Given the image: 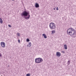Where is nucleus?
Here are the masks:
<instances>
[{"mask_svg": "<svg viewBox=\"0 0 76 76\" xmlns=\"http://www.w3.org/2000/svg\"><path fill=\"white\" fill-rule=\"evenodd\" d=\"M56 55L57 57H60L61 56V53L59 52H58L56 53Z\"/></svg>", "mask_w": 76, "mask_h": 76, "instance_id": "423d86ee", "label": "nucleus"}, {"mask_svg": "<svg viewBox=\"0 0 76 76\" xmlns=\"http://www.w3.org/2000/svg\"><path fill=\"white\" fill-rule=\"evenodd\" d=\"M55 32H56V31H55V30H53L52 31V34H54V33H55Z\"/></svg>", "mask_w": 76, "mask_h": 76, "instance_id": "9b49d317", "label": "nucleus"}, {"mask_svg": "<svg viewBox=\"0 0 76 76\" xmlns=\"http://www.w3.org/2000/svg\"><path fill=\"white\" fill-rule=\"evenodd\" d=\"M68 32H69V35L72 36L73 35H75V34L76 32V31H75V30L73 29V28H69L68 30L67 33H68Z\"/></svg>", "mask_w": 76, "mask_h": 76, "instance_id": "f03ea898", "label": "nucleus"}, {"mask_svg": "<svg viewBox=\"0 0 76 76\" xmlns=\"http://www.w3.org/2000/svg\"><path fill=\"white\" fill-rule=\"evenodd\" d=\"M0 23L1 24L3 23V20H2V19H1V18H0Z\"/></svg>", "mask_w": 76, "mask_h": 76, "instance_id": "1a4fd4ad", "label": "nucleus"}, {"mask_svg": "<svg viewBox=\"0 0 76 76\" xmlns=\"http://www.w3.org/2000/svg\"><path fill=\"white\" fill-rule=\"evenodd\" d=\"M21 15V16H22V17H24L25 19H26V20H28V19L30 18L29 14V13L26 11L23 12Z\"/></svg>", "mask_w": 76, "mask_h": 76, "instance_id": "f257e3e1", "label": "nucleus"}, {"mask_svg": "<svg viewBox=\"0 0 76 76\" xmlns=\"http://www.w3.org/2000/svg\"><path fill=\"white\" fill-rule=\"evenodd\" d=\"M46 35H45V34H42V36H43V37H44L46 36Z\"/></svg>", "mask_w": 76, "mask_h": 76, "instance_id": "f3484780", "label": "nucleus"}, {"mask_svg": "<svg viewBox=\"0 0 76 76\" xmlns=\"http://www.w3.org/2000/svg\"><path fill=\"white\" fill-rule=\"evenodd\" d=\"M20 34H19V33H17V36L18 35V37H20Z\"/></svg>", "mask_w": 76, "mask_h": 76, "instance_id": "f8f14e48", "label": "nucleus"}, {"mask_svg": "<svg viewBox=\"0 0 76 76\" xmlns=\"http://www.w3.org/2000/svg\"><path fill=\"white\" fill-rule=\"evenodd\" d=\"M35 7H36V8H38V7H39V4H38L37 3H36L35 4Z\"/></svg>", "mask_w": 76, "mask_h": 76, "instance_id": "0eeeda50", "label": "nucleus"}, {"mask_svg": "<svg viewBox=\"0 0 76 76\" xmlns=\"http://www.w3.org/2000/svg\"><path fill=\"white\" fill-rule=\"evenodd\" d=\"M43 61V60L42 58H39L35 59V62L36 63H41Z\"/></svg>", "mask_w": 76, "mask_h": 76, "instance_id": "20e7f679", "label": "nucleus"}, {"mask_svg": "<svg viewBox=\"0 0 76 76\" xmlns=\"http://www.w3.org/2000/svg\"><path fill=\"white\" fill-rule=\"evenodd\" d=\"M26 76H31V74H27L26 75Z\"/></svg>", "mask_w": 76, "mask_h": 76, "instance_id": "4468645a", "label": "nucleus"}, {"mask_svg": "<svg viewBox=\"0 0 76 76\" xmlns=\"http://www.w3.org/2000/svg\"><path fill=\"white\" fill-rule=\"evenodd\" d=\"M1 54L0 53V57H1Z\"/></svg>", "mask_w": 76, "mask_h": 76, "instance_id": "5701e85b", "label": "nucleus"}, {"mask_svg": "<svg viewBox=\"0 0 76 76\" xmlns=\"http://www.w3.org/2000/svg\"><path fill=\"white\" fill-rule=\"evenodd\" d=\"M64 46L65 49V50H67V45H65Z\"/></svg>", "mask_w": 76, "mask_h": 76, "instance_id": "6e6552de", "label": "nucleus"}, {"mask_svg": "<svg viewBox=\"0 0 76 76\" xmlns=\"http://www.w3.org/2000/svg\"><path fill=\"white\" fill-rule=\"evenodd\" d=\"M75 37H76V36H73L72 37V38H75Z\"/></svg>", "mask_w": 76, "mask_h": 76, "instance_id": "6ab92c4d", "label": "nucleus"}, {"mask_svg": "<svg viewBox=\"0 0 76 76\" xmlns=\"http://www.w3.org/2000/svg\"><path fill=\"white\" fill-rule=\"evenodd\" d=\"M70 61H68L67 62V64H69H69H70Z\"/></svg>", "mask_w": 76, "mask_h": 76, "instance_id": "ddd939ff", "label": "nucleus"}, {"mask_svg": "<svg viewBox=\"0 0 76 76\" xmlns=\"http://www.w3.org/2000/svg\"><path fill=\"white\" fill-rule=\"evenodd\" d=\"M27 47H28V45H27Z\"/></svg>", "mask_w": 76, "mask_h": 76, "instance_id": "a878e982", "label": "nucleus"}, {"mask_svg": "<svg viewBox=\"0 0 76 76\" xmlns=\"http://www.w3.org/2000/svg\"><path fill=\"white\" fill-rule=\"evenodd\" d=\"M61 52L62 53H64H64H65V51H61Z\"/></svg>", "mask_w": 76, "mask_h": 76, "instance_id": "2eb2a0df", "label": "nucleus"}, {"mask_svg": "<svg viewBox=\"0 0 76 76\" xmlns=\"http://www.w3.org/2000/svg\"><path fill=\"white\" fill-rule=\"evenodd\" d=\"M9 27H11V26L10 25H8Z\"/></svg>", "mask_w": 76, "mask_h": 76, "instance_id": "412c9836", "label": "nucleus"}, {"mask_svg": "<svg viewBox=\"0 0 76 76\" xmlns=\"http://www.w3.org/2000/svg\"><path fill=\"white\" fill-rule=\"evenodd\" d=\"M18 42H19V43H20V40L18 39Z\"/></svg>", "mask_w": 76, "mask_h": 76, "instance_id": "4be33fe9", "label": "nucleus"}, {"mask_svg": "<svg viewBox=\"0 0 76 76\" xmlns=\"http://www.w3.org/2000/svg\"><path fill=\"white\" fill-rule=\"evenodd\" d=\"M56 10H58V7H56Z\"/></svg>", "mask_w": 76, "mask_h": 76, "instance_id": "a211bd4d", "label": "nucleus"}, {"mask_svg": "<svg viewBox=\"0 0 76 76\" xmlns=\"http://www.w3.org/2000/svg\"><path fill=\"white\" fill-rule=\"evenodd\" d=\"M12 1H14L15 0H12Z\"/></svg>", "mask_w": 76, "mask_h": 76, "instance_id": "393cba45", "label": "nucleus"}, {"mask_svg": "<svg viewBox=\"0 0 76 76\" xmlns=\"http://www.w3.org/2000/svg\"><path fill=\"white\" fill-rule=\"evenodd\" d=\"M31 45L32 44L31 43V42H29V44H28V47H31Z\"/></svg>", "mask_w": 76, "mask_h": 76, "instance_id": "9d476101", "label": "nucleus"}, {"mask_svg": "<svg viewBox=\"0 0 76 76\" xmlns=\"http://www.w3.org/2000/svg\"><path fill=\"white\" fill-rule=\"evenodd\" d=\"M26 41H27V42H29V39H26Z\"/></svg>", "mask_w": 76, "mask_h": 76, "instance_id": "dca6fc26", "label": "nucleus"}, {"mask_svg": "<svg viewBox=\"0 0 76 76\" xmlns=\"http://www.w3.org/2000/svg\"><path fill=\"white\" fill-rule=\"evenodd\" d=\"M64 19V18H63V19Z\"/></svg>", "mask_w": 76, "mask_h": 76, "instance_id": "bb28decb", "label": "nucleus"}, {"mask_svg": "<svg viewBox=\"0 0 76 76\" xmlns=\"http://www.w3.org/2000/svg\"><path fill=\"white\" fill-rule=\"evenodd\" d=\"M1 45L3 48H4L6 46V44L4 42H1Z\"/></svg>", "mask_w": 76, "mask_h": 76, "instance_id": "39448f33", "label": "nucleus"}, {"mask_svg": "<svg viewBox=\"0 0 76 76\" xmlns=\"http://www.w3.org/2000/svg\"><path fill=\"white\" fill-rule=\"evenodd\" d=\"M53 10H55V8H54Z\"/></svg>", "mask_w": 76, "mask_h": 76, "instance_id": "b1692460", "label": "nucleus"}, {"mask_svg": "<svg viewBox=\"0 0 76 76\" xmlns=\"http://www.w3.org/2000/svg\"><path fill=\"white\" fill-rule=\"evenodd\" d=\"M49 27L51 29H54L56 28V25L53 23H50Z\"/></svg>", "mask_w": 76, "mask_h": 76, "instance_id": "7ed1b4c3", "label": "nucleus"}, {"mask_svg": "<svg viewBox=\"0 0 76 76\" xmlns=\"http://www.w3.org/2000/svg\"><path fill=\"white\" fill-rule=\"evenodd\" d=\"M44 38H47V36H45L44 37Z\"/></svg>", "mask_w": 76, "mask_h": 76, "instance_id": "aec40b11", "label": "nucleus"}]
</instances>
